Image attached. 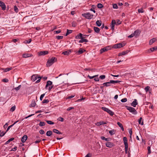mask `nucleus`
Instances as JSON below:
<instances>
[{"mask_svg": "<svg viewBox=\"0 0 157 157\" xmlns=\"http://www.w3.org/2000/svg\"><path fill=\"white\" fill-rule=\"evenodd\" d=\"M57 60V58L54 57H52L50 59H49V60L47 61L46 64L47 67H50L55 62H56Z\"/></svg>", "mask_w": 157, "mask_h": 157, "instance_id": "1", "label": "nucleus"}, {"mask_svg": "<svg viewBox=\"0 0 157 157\" xmlns=\"http://www.w3.org/2000/svg\"><path fill=\"white\" fill-rule=\"evenodd\" d=\"M41 78L42 77H41L38 76L37 75H34L32 76L31 79L33 81V82L35 81L37 78L39 79L36 82V83H38L40 82V80Z\"/></svg>", "mask_w": 157, "mask_h": 157, "instance_id": "2", "label": "nucleus"}, {"mask_svg": "<svg viewBox=\"0 0 157 157\" xmlns=\"http://www.w3.org/2000/svg\"><path fill=\"white\" fill-rule=\"evenodd\" d=\"M126 107L127 109L129 110V111L132 114L134 115H136L137 114V112L134 108L128 106H126Z\"/></svg>", "mask_w": 157, "mask_h": 157, "instance_id": "3", "label": "nucleus"}, {"mask_svg": "<svg viewBox=\"0 0 157 157\" xmlns=\"http://www.w3.org/2000/svg\"><path fill=\"white\" fill-rule=\"evenodd\" d=\"M82 15L84 17H85L86 18L88 19H92L93 16V15L89 13L82 14Z\"/></svg>", "mask_w": 157, "mask_h": 157, "instance_id": "4", "label": "nucleus"}, {"mask_svg": "<svg viewBox=\"0 0 157 157\" xmlns=\"http://www.w3.org/2000/svg\"><path fill=\"white\" fill-rule=\"evenodd\" d=\"M52 84V81H48L45 86V88L46 89H47L48 88V89L49 91H50L53 87L52 86H50Z\"/></svg>", "mask_w": 157, "mask_h": 157, "instance_id": "5", "label": "nucleus"}, {"mask_svg": "<svg viewBox=\"0 0 157 157\" xmlns=\"http://www.w3.org/2000/svg\"><path fill=\"white\" fill-rule=\"evenodd\" d=\"M101 109L104 111L107 112L111 116H112L114 114L113 112L107 108L102 107Z\"/></svg>", "mask_w": 157, "mask_h": 157, "instance_id": "6", "label": "nucleus"}, {"mask_svg": "<svg viewBox=\"0 0 157 157\" xmlns=\"http://www.w3.org/2000/svg\"><path fill=\"white\" fill-rule=\"evenodd\" d=\"M125 45V44L123 43H120L113 45V48H120Z\"/></svg>", "mask_w": 157, "mask_h": 157, "instance_id": "7", "label": "nucleus"}, {"mask_svg": "<svg viewBox=\"0 0 157 157\" xmlns=\"http://www.w3.org/2000/svg\"><path fill=\"white\" fill-rule=\"evenodd\" d=\"M106 146L108 147L111 148L115 146V144L111 142H107L105 143Z\"/></svg>", "mask_w": 157, "mask_h": 157, "instance_id": "8", "label": "nucleus"}, {"mask_svg": "<svg viewBox=\"0 0 157 157\" xmlns=\"http://www.w3.org/2000/svg\"><path fill=\"white\" fill-rule=\"evenodd\" d=\"M109 47H104L102 48H101L100 50V53L102 54L103 52H106L110 49L109 48Z\"/></svg>", "mask_w": 157, "mask_h": 157, "instance_id": "9", "label": "nucleus"}, {"mask_svg": "<svg viewBox=\"0 0 157 157\" xmlns=\"http://www.w3.org/2000/svg\"><path fill=\"white\" fill-rule=\"evenodd\" d=\"M48 51H41L38 53V55L39 56H41L42 55H45L48 54Z\"/></svg>", "mask_w": 157, "mask_h": 157, "instance_id": "10", "label": "nucleus"}, {"mask_svg": "<svg viewBox=\"0 0 157 157\" xmlns=\"http://www.w3.org/2000/svg\"><path fill=\"white\" fill-rule=\"evenodd\" d=\"M0 6L3 10H5L6 9V6L5 3L1 1H0Z\"/></svg>", "mask_w": 157, "mask_h": 157, "instance_id": "11", "label": "nucleus"}, {"mask_svg": "<svg viewBox=\"0 0 157 157\" xmlns=\"http://www.w3.org/2000/svg\"><path fill=\"white\" fill-rule=\"evenodd\" d=\"M33 56L32 54L29 53H24L22 54L23 57L24 58H27Z\"/></svg>", "mask_w": 157, "mask_h": 157, "instance_id": "12", "label": "nucleus"}, {"mask_svg": "<svg viewBox=\"0 0 157 157\" xmlns=\"http://www.w3.org/2000/svg\"><path fill=\"white\" fill-rule=\"evenodd\" d=\"M140 33V30L137 29L135 31L133 34L134 35V36H135L136 37L137 36H138Z\"/></svg>", "mask_w": 157, "mask_h": 157, "instance_id": "13", "label": "nucleus"}, {"mask_svg": "<svg viewBox=\"0 0 157 157\" xmlns=\"http://www.w3.org/2000/svg\"><path fill=\"white\" fill-rule=\"evenodd\" d=\"M28 138L27 136L26 135H24L21 138V141L23 143H25Z\"/></svg>", "mask_w": 157, "mask_h": 157, "instance_id": "14", "label": "nucleus"}, {"mask_svg": "<svg viewBox=\"0 0 157 157\" xmlns=\"http://www.w3.org/2000/svg\"><path fill=\"white\" fill-rule=\"evenodd\" d=\"M71 52V50H68L67 51L63 52L62 53V54L68 56L70 55V53Z\"/></svg>", "mask_w": 157, "mask_h": 157, "instance_id": "15", "label": "nucleus"}, {"mask_svg": "<svg viewBox=\"0 0 157 157\" xmlns=\"http://www.w3.org/2000/svg\"><path fill=\"white\" fill-rule=\"evenodd\" d=\"M137 100L136 99H135L134 101L131 104V105L132 106L135 107L136 105H137Z\"/></svg>", "mask_w": 157, "mask_h": 157, "instance_id": "16", "label": "nucleus"}, {"mask_svg": "<svg viewBox=\"0 0 157 157\" xmlns=\"http://www.w3.org/2000/svg\"><path fill=\"white\" fill-rule=\"evenodd\" d=\"M123 141L124 146H128L127 139L126 137H124Z\"/></svg>", "mask_w": 157, "mask_h": 157, "instance_id": "17", "label": "nucleus"}, {"mask_svg": "<svg viewBox=\"0 0 157 157\" xmlns=\"http://www.w3.org/2000/svg\"><path fill=\"white\" fill-rule=\"evenodd\" d=\"M157 40V39L155 38H153L151 39L149 41V44L150 45H151L153 43L155 42Z\"/></svg>", "mask_w": 157, "mask_h": 157, "instance_id": "18", "label": "nucleus"}, {"mask_svg": "<svg viewBox=\"0 0 157 157\" xmlns=\"http://www.w3.org/2000/svg\"><path fill=\"white\" fill-rule=\"evenodd\" d=\"M106 124V123L105 122H104V121H101L99 122H97L96 124V125L98 126H100L102 124Z\"/></svg>", "mask_w": 157, "mask_h": 157, "instance_id": "19", "label": "nucleus"}, {"mask_svg": "<svg viewBox=\"0 0 157 157\" xmlns=\"http://www.w3.org/2000/svg\"><path fill=\"white\" fill-rule=\"evenodd\" d=\"M88 41V40L86 39H84L83 37L82 38L81 40L79 41L80 43H82L84 42H87Z\"/></svg>", "mask_w": 157, "mask_h": 157, "instance_id": "20", "label": "nucleus"}, {"mask_svg": "<svg viewBox=\"0 0 157 157\" xmlns=\"http://www.w3.org/2000/svg\"><path fill=\"white\" fill-rule=\"evenodd\" d=\"M85 51V50L82 49V48H80L77 53L79 55L82 54Z\"/></svg>", "mask_w": 157, "mask_h": 157, "instance_id": "21", "label": "nucleus"}, {"mask_svg": "<svg viewBox=\"0 0 157 157\" xmlns=\"http://www.w3.org/2000/svg\"><path fill=\"white\" fill-rule=\"evenodd\" d=\"M82 34L81 33H79V34L77 35L75 37V38L76 39H81L82 37Z\"/></svg>", "mask_w": 157, "mask_h": 157, "instance_id": "22", "label": "nucleus"}, {"mask_svg": "<svg viewBox=\"0 0 157 157\" xmlns=\"http://www.w3.org/2000/svg\"><path fill=\"white\" fill-rule=\"evenodd\" d=\"M36 105V103L35 101L34 100H33L32 101L30 107H34Z\"/></svg>", "mask_w": 157, "mask_h": 157, "instance_id": "23", "label": "nucleus"}, {"mask_svg": "<svg viewBox=\"0 0 157 157\" xmlns=\"http://www.w3.org/2000/svg\"><path fill=\"white\" fill-rule=\"evenodd\" d=\"M128 51H126L123 52H121L119 54L118 56H122V55H125L126 54L128 53Z\"/></svg>", "mask_w": 157, "mask_h": 157, "instance_id": "24", "label": "nucleus"}, {"mask_svg": "<svg viewBox=\"0 0 157 157\" xmlns=\"http://www.w3.org/2000/svg\"><path fill=\"white\" fill-rule=\"evenodd\" d=\"M117 124L121 128V129L123 131L124 130V128H123L122 124L119 122H117Z\"/></svg>", "mask_w": 157, "mask_h": 157, "instance_id": "25", "label": "nucleus"}, {"mask_svg": "<svg viewBox=\"0 0 157 157\" xmlns=\"http://www.w3.org/2000/svg\"><path fill=\"white\" fill-rule=\"evenodd\" d=\"M53 132L57 134H62V133L59 131L57 129H54L53 130Z\"/></svg>", "mask_w": 157, "mask_h": 157, "instance_id": "26", "label": "nucleus"}, {"mask_svg": "<svg viewBox=\"0 0 157 157\" xmlns=\"http://www.w3.org/2000/svg\"><path fill=\"white\" fill-rule=\"evenodd\" d=\"M116 131V130L113 129L112 130H110L109 132V133L111 135H112L115 133Z\"/></svg>", "mask_w": 157, "mask_h": 157, "instance_id": "27", "label": "nucleus"}, {"mask_svg": "<svg viewBox=\"0 0 157 157\" xmlns=\"http://www.w3.org/2000/svg\"><path fill=\"white\" fill-rule=\"evenodd\" d=\"M121 82V81H120L119 80L114 81V80H111L110 81V83H112V84H115V83L120 82Z\"/></svg>", "mask_w": 157, "mask_h": 157, "instance_id": "28", "label": "nucleus"}, {"mask_svg": "<svg viewBox=\"0 0 157 157\" xmlns=\"http://www.w3.org/2000/svg\"><path fill=\"white\" fill-rule=\"evenodd\" d=\"M94 29L95 32H96V33H98L99 32L100 29L98 28L97 27H94Z\"/></svg>", "mask_w": 157, "mask_h": 157, "instance_id": "29", "label": "nucleus"}, {"mask_svg": "<svg viewBox=\"0 0 157 157\" xmlns=\"http://www.w3.org/2000/svg\"><path fill=\"white\" fill-rule=\"evenodd\" d=\"M13 68V67H8L4 69V71L6 72L12 70Z\"/></svg>", "mask_w": 157, "mask_h": 157, "instance_id": "30", "label": "nucleus"}, {"mask_svg": "<svg viewBox=\"0 0 157 157\" xmlns=\"http://www.w3.org/2000/svg\"><path fill=\"white\" fill-rule=\"evenodd\" d=\"M52 134V132L51 131H48L47 132L46 135L48 136H50Z\"/></svg>", "mask_w": 157, "mask_h": 157, "instance_id": "31", "label": "nucleus"}, {"mask_svg": "<svg viewBox=\"0 0 157 157\" xmlns=\"http://www.w3.org/2000/svg\"><path fill=\"white\" fill-rule=\"evenodd\" d=\"M111 83H110V81L109 82H104L103 83V85H104V86H105L106 87L109 86L110 85Z\"/></svg>", "mask_w": 157, "mask_h": 157, "instance_id": "32", "label": "nucleus"}, {"mask_svg": "<svg viewBox=\"0 0 157 157\" xmlns=\"http://www.w3.org/2000/svg\"><path fill=\"white\" fill-rule=\"evenodd\" d=\"M72 32V30H71L67 29V32L65 36H67L69 34L71 33Z\"/></svg>", "mask_w": 157, "mask_h": 157, "instance_id": "33", "label": "nucleus"}, {"mask_svg": "<svg viewBox=\"0 0 157 157\" xmlns=\"http://www.w3.org/2000/svg\"><path fill=\"white\" fill-rule=\"evenodd\" d=\"M14 140V138H12L10 139L7 141H6L5 143V144H8L10 141H13Z\"/></svg>", "mask_w": 157, "mask_h": 157, "instance_id": "34", "label": "nucleus"}, {"mask_svg": "<svg viewBox=\"0 0 157 157\" xmlns=\"http://www.w3.org/2000/svg\"><path fill=\"white\" fill-rule=\"evenodd\" d=\"M150 49L151 52H153L157 50V47L155 46V47L151 48Z\"/></svg>", "mask_w": 157, "mask_h": 157, "instance_id": "35", "label": "nucleus"}, {"mask_svg": "<svg viewBox=\"0 0 157 157\" xmlns=\"http://www.w3.org/2000/svg\"><path fill=\"white\" fill-rule=\"evenodd\" d=\"M101 138L102 140H105L106 141L108 142L109 141V138H105L104 136H102L101 137Z\"/></svg>", "mask_w": 157, "mask_h": 157, "instance_id": "36", "label": "nucleus"}, {"mask_svg": "<svg viewBox=\"0 0 157 157\" xmlns=\"http://www.w3.org/2000/svg\"><path fill=\"white\" fill-rule=\"evenodd\" d=\"M96 24L98 26H100L101 25V21L98 20L96 22Z\"/></svg>", "mask_w": 157, "mask_h": 157, "instance_id": "37", "label": "nucleus"}, {"mask_svg": "<svg viewBox=\"0 0 157 157\" xmlns=\"http://www.w3.org/2000/svg\"><path fill=\"white\" fill-rule=\"evenodd\" d=\"M142 117H140L139 120L138 122H139V124H141L142 125H143L144 124V123H143V121H142V122H141V121H142Z\"/></svg>", "mask_w": 157, "mask_h": 157, "instance_id": "38", "label": "nucleus"}, {"mask_svg": "<svg viewBox=\"0 0 157 157\" xmlns=\"http://www.w3.org/2000/svg\"><path fill=\"white\" fill-rule=\"evenodd\" d=\"M97 7L98 8L101 9L103 7V6L101 3H99L97 5Z\"/></svg>", "mask_w": 157, "mask_h": 157, "instance_id": "39", "label": "nucleus"}, {"mask_svg": "<svg viewBox=\"0 0 157 157\" xmlns=\"http://www.w3.org/2000/svg\"><path fill=\"white\" fill-rule=\"evenodd\" d=\"M45 123L43 121H40V123L39 125L40 126H43L45 125Z\"/></svg>", "mask_w": 157, "mask_h": 157, "instance_id": "40", "label": "nucleus"}, {"mask_svg": "<svg viewBox=\"0 0 157 157\" xmlns=\"http://www.w3.org/2000/svg\"><path fill=\"white\" fill-rule=\"evenodd\" d=\"M14 10L16 13H17L18 11V9L16 6H14Z\"/></svg>", "mask_w": 157, "mask_h": 157, "instance_id": "41", "label": "nucleus"}, {"mask_svg": "<svg viewBox=\"0 0 157 157\" xmlns=\"http://www.w3.org/2000/svg\"><path fill=\"white\" fill-rule=\"evenodd\" d=\"M147 149L148 150L147 153L148 154H150L151 152L150 147V146L147 147Z\"/></svg>", "mask_w": 157, "mask_h": 157, "instance_id": "42", "label": "nucleus"}, {"mask_svg": "<svg viewBox=\"0 0 157 157\" xmlns=\"http://www.w3.org/2000/svg\"><path fill=\"white\" fill-rule=\"evenodd\" d=\"M113 7L114 9H117L118 8V7L116 4H113Z\"/></svg>", "mask_w": 157, "mask_h": 157, "instance_id": "43", "label": "nucleus"}, {"mask_svg": "<svg viewBox=\"0 0 157 157\" xmlns=\"http://www.w3.org/2000/svg\"><path fill=\"white\" fill-rule=\"evenodd\" d=\"M15 108H16L15 106H13L10 109V111H12L13 112L15 110Z\"/></svg>", "mask_w": 157, "mask_h": 157, "instance_id": "44", "label": "nucleus"}, {"mask_svg": "<svg viewBox=\"0 0 157 157\" xmlns=\"http://www.w3.org/2000/svg\"><path fill=\"white\" fill-rule=\"evenodd\" d=\"M46 122L48 124H54V123L51 121H47Z\"/></svg>", "mask_w": 157, "mask_h": 157, "instance_id": "45", "label": "nucleus"}, {"mask_svg": "<svg viewBox=\"0 0 157 157\" xmlns=\"http://www.w3.org/2000/svg\"><path fill=\"white\" fill-rule=\"evenodd\" d=\"M56 38L58 40L62 39L63 38V36H56Z\"/></svg>", "mask_w": 157, "mask_h": 157, "instance_id": "46", "label": "nucleus"}, {"mask_svg": "<svg viewBox=\"0 0 157 157\" xmlns=\"http://www.w3.org/2000/svg\"><path fill=\"white\" fill-rule=\"evenodd\" d=\"M98 76V75H94L93 76H90L89 75H88L87 76V77H88L90 79H92V78H94L95 77H96L97 76Z\"/></svg>", "mask_w": 157, "mask_h": 157, "instance_id": "47", "label": "nucleus"}, {"mask_svg": "<svg viewBox=\"0 0 157 157\" xmlns=\"http://www.w3.org/2000/svg\"><path fill=\"white\" fill-rule=\"evenodd\" d=\"M72 26L73 27H75L76 26V22L73 21L72 23Z\"/></svg>", "mask_w": 157, "mask_h": 157, "instance_id": "48", "label": "nucleus"}, {"mask_svg": "<svg viewBox=\"0 0 157 157\" xmlns=\"http://www.w3.org/2000/svg\"><path fill=\"white\" fill-rule=\"evenodd\" d=\"M49 102V101L48 99H44L42 103H48Z\"/></svg>", "mask_w": 157, "mask_h": 157, "instance_id": "49", "label": "nucleus"}, {"mask_svg": "<svg viewBox=\"0 0 157 157\" xmlns=\"http://www.w3.org/2000/svg\"><path fill=\"white\" fill-rule=\"evenodd\" d=\"M150 87L149 86H147L145 87L144 89L146 92H147L149 90Z\"/></svg>", "mask_w": 157, "mask_h": 157, "instance_id": "50", "label": "nucleus"}, {"mask_svg": "<svg viewBox=\"0 0 157 157\" xmlns=\"http://www.w3.org/2000/svg\"><path fill=\"white\" fill-rule=\"evenodd\" d=\"M99 78L101 79H103L105 78V76L104 75H102L100 76Z\"/></svg>", "mask_w": 157, "mask_h": 157, "instance_id": "51", "label": "nucleus"}, {"mask_svg": "<svg viewBox=\"0 0 157 157\" xmlns=\"http://www.w3.org/2000/svg\"><path fill=\"white\" fill-rule=\"evenodd\" d=\"M124 147H125V153L126 154H127L128 153V146H124Z\"/></svg>", "mask_w": 157, "mask_h": 157, "instance_id": "52", "label": "nucleus"}, {"mask_svg": "<svg viewBox=\"0 0 157 157\" xmlns=\"http://www.w3.org/2000/svg\"><path fill=\"white\" fill-rule=\"evenodd\" d=\"M138 12L139 13H143V12H144V10L142 8H141L140 9H139L138 10Z\"/></svg>", "mask_w": 157, "mask_h": 157, "instance_id": "53", "label": "nucleus"}, {"mask_svg": "<svg viewBox=\"0 0 157 157\" xmlns=\"http://www.w3.org/2000/svg\"><path fill=\"white\" fill-rule=\"evenodd\" d=\"M127 101V99L126 98H123L121 100V101L122 102H125Z\"/></svg>", "mask_w": 157, "mask_h": 157, "instance_id": "54", "label": "nucleus"}, {"mask_svg": "<svg viewBox=\"0 0 157 157\" xmlns=\"http://www.w3.org/2000/svg\"><path fill=\"white\" fill-rule=\"evenodd\" d=\"M21 85H20L18 87L15 88H14V89L16 90H18L20 89V88H21Z\"/></svg>", "mask_w": 157, "mask_h": 157, "instance_id": "55", "label": "nucleus"}, {"mask_svg": "<svg viewBox=\"0 0 157 157\" xmlns=\"http://www.w3.org/2000/svg\"><path fill=\"white\" fill-rule=\"evenodd\" d=\"M45 95V94H41L40 97V100L41 101H42L43 99V98L44 97V96Z\"/></svg>", "mask_w": 157, "mask_h": 157, "instance_id": "56", "label": "nucleus"}, {"mask_svg": "<svg viewBox=\"0 0 157 157\" xmlns=\"http://www.w3.org/2000/svg\"><path fill=\"white\" fill-rule=\"evenodd\" d=\"M6 131L5 132H2L0 135V136L1 137H2V136H3L5 135V134L6 133Z\"/></svg>", "mask_w": 157, "mask_h": 157, "instance_id": "57", "label": "nucleus"}, {"mask_svg": "<svg viewBox=\"0 0 157 157\" xmlns=\"http://www.w3.org/2000/svg\"><path fill=\"white\" fill-rule=\"evenodd\" d=\"M58 120L59 121H63L64 120V119L63 117H59L58 119Z\"/></svg>", "mask_w": 157, "mask_h": 157, "instance_id": "58", "label": "nucleus"}, {"mask_svg": "<svg viewBox=\"0 0 157 157\" xmlns=\"http://www.w3.org/2000/svg\"><path fill=\"white\" fill-rule=\"evenodd\" d=\"M2 81L4 82H8L9 80L7 78H4L2 80Z\"/></svg>", "mask_w": 157, "mask_h": 157, "instance_id": "59", "label": "nucleus"}, {"mask_svg": "<svg viewBox=\"0 0 157 157\" xmlns=\"http://www.w3.org/2000/svg\"><path fill=\"white\" fill-rule=\"evenodd\" d=\"M13 126V124H12L11 125H10L7 128V130H6V132H7L10 129V128L12 127Z\"/></svg>", "mask_w": 157, "mask_h": 157, "instance_id": "60", "label": "nucleus"}, {"mask_svg": "<svg viewBox=\"0 0 157 157\" xmlns=\"http://www.w3.org/2000/svg\"><path fill=\"white\" fill-rule=\"evenodd\" d=\"M92 156V154L90 153H88L85 157H91Z\"/></svg>", "mask_w": 157, "mask_h": 157, "instance_id": "61", "label": "nucleus"}, {"mask_svg": "<svg viewBox=\"0 0 157 157\" xmlns=\"http://www.w3.org/2000/svg\"><path fill=\"white\" fill-rule=\"evenodd\" d=\"M116 24V22L114 20H112L111 22V25H115Z\"/></svg>", "mask_w": 157, "mask_h": 157, "instance_id": "62", "label": "nucleus"}, {"mask_svg": "<svg viewBox=\"0 0 157 157\" xmlns=\"http://www.w3.org/2000/svg\"><path fill=\"white\" fill-rule=\"evenodd\" d=\"M39 132L40 134H43L44 133V132L43 130L41 129L40 130Z\"/></svg>", "mask_w": 157, "mask_h": 157, "instance_id": "63", "label": "nucleus"}, {"mask_svg": "<svg viewBox=\"0 0 157 157\" xmlns=\"http://www.w3.org/2000/svg\"><path fill=\"white\" fill-rule=\"evenodd\" d=\"M17 147L15 146L14 147V148H13L11 150V151H16V150H17Z\"/></svg>", "mask_w": 157, "mask_h": 157, "instance_id": "64", "label": "nucleus"}]
</instances>
